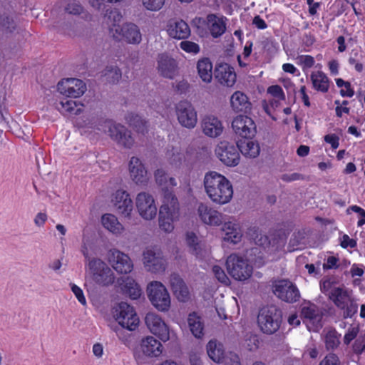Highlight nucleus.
I'll use <instances>...</instances> for the list:
<instances>
[{"mask_svg":"<svg viewBox=\"0 0 365 365\" xmlns=\"http://www.w3.org/2000/svg\"><path fill=\"white\" fill-rule=\"evenodd\" d=\"M76 125L84 133L96 130L107 133L118 145L125 148H131L135 143L130 132L125 126L98 115L84 116L77 120Z\"/></svg>","mask_w":365,"mask_h":365,"instance_id":"nucleus-1","label":"nucleus"},{"mask_svg":"<svg viewBox=\"0 0 365 365\" xmlns=\"http://www.w3.org/2000/svg\"><path fill=\"white\" fill-rule=\"evenodd\" d=\"M203 186L208 198L215 205L228 204L233 197L232 182L225 175L216 171H210L205 174Z\"/></svg>","mask_w":365,"mask_h":365,"instance_id":"nucleus-2","label":"nucleus"},{"mask_svg":"<svg viewBox=\"0 0 365 365\" xmlns=\"http://www.w3.org/2000/svg\"><path fill=\"white\" fill-rule=\"evenodd\" d=\"M122 14L118 10H111L108 16L107 25L109 34L118 41H124L128 44H139L142 41V34L138 25L127 22L120 25Z\"/></svg>","mask_w":365,"mask_h":365,"instance_id":"nucleus-3","label":"nucleus"},{"mask_svg":"<svg viewBox=\"0 0 365 365\" xmlns=\"http://www.w3.org/2000/svg\"><path fill=\"white\" fill-rule=\"evenodd\" d=\"M113 317L123 328L129 331L135 330L140 323L135 308L127 302H121L115 304L112 309Z\"/></svg>","mask_w":365,"mask_h":365,"instance_id":"nucleus-4","label":"nucleus"},{"mask_svg":"<svg viewBox=\"0 0 365 365\" xmlns=\"http://www.w3.org/2000/svg\"><path fill=\"white\" fill-rule=\"evenodd\" d=\"M281 312L277 307L271 305L262 307L257 317V323L260 330L267 334L276 332L281 324Z\"/></svg>","mask_w":365,"mask_h":365,"instance_id":"nucleus-5","label":"nucleus"},{"mask_svg":"<svg viewBox=\"0 0 365 365\" xmlns=\"http://www.w3.org/2000/svg\"><path fill=\"white\" fill-rule=\"evenodd\" d=\"M139 216L145 221H152L158 214V206L154 196L147 191L138 192L134 200Z\"/></svg>","mask_w":365,"mask_h":365,"instance_id":"nucleus-6","label":"nucleus"},{"mask_svg":"<svg viewBox=\"0 0 365 365\" xmlns=\"http://www.w3.org/2000/svg\"><path fill=\"white\" fill-rule=\"evenodd\" d=\"M148 297L151 304L160 312L169 310L171 304L170 294L166 287L160 282L153 281L147 287Z\"/></svg>","mask_w":365,"mask_h":365,"instance_id":"nucleus-7","label":"nucleus"},{"mask_svg":"<svg viewBox=\"0 0 365 365\" xmlns=\"http://www.w3.org/2000/svg\"><path fill=\"white\" fill-rule=\"evenodd\" d=\"M88 272L93 280L99 285L107 286L113 283L114 273L101 259L93 258L88 262Z\"/></svg>","mask_w":365,"mask_h":365,"instance_id":"nucleus-8","label":"nucleus"},{"mask_svg":"<svg viewBox=\"0 0 365 365\" xmlns=\"http://www.w3.org/2000/svg\"><path fill=\"white\" fill-rule=\"evenodd\" d=\"M227 19L217 14H210L205 19L197 18L195 22L197 24L198 29L204 27L212 38H217L222 36L227 30Z\"/></svg>","mask_w":365,"mask_h":365,"instance_id":"nucleus-9","label":"nucleus"},{"mask_svg":"<svg viewBox=\"0 0 365 365\" xmlns=\"http://www.w3.org/2000/svg\"><path fill=\"white\" fill-rule=\"evenodd\" d=\"M226 265L228 273L236 280L245 281L252 275V266L247 259L236 254H232L227 257Z\"/></svg>","mask_w":365,"mask_h":365,"instance_id":"nucleus-10","label":"nucleus"},{"mask_svg":"<svg viewBox=\"0 0 365 365\" xmlns=\"http://www.w3.org/2000/svg\"><path fill=\"white\" fill-rule=\"evenodd\" d=\"M142 262L145 269L153 274L164 272L168 264L161 252L153 248H147L143 251Z\"/></svg>","mask_w":365,"mask_h":365,"instance_id":"nucleus-11","label":"nucleus"},{"mask_svg":"<svg viewBox=\"0 0 365 365\" xmlns=\"http://www.w3.org/2000/svg\"><path fill=\"white\" fill-rule=\"evenodd\" d=\"M163 351V346L160 341L153 336H146L140 340L135 352L137 359L146 358H158Z\"/></svg>","mask_w":365,"mask_h":365,"instance_id":"nucleus-12","label":"nucleus"},{"mask_svg":"<svg viewBox=\"0 0 365 365\" xmlns=\"http://www.w3.org/2000/svg\"><path fill=\"white\" fill-rule=\"evenodd\" d=\"M301 314L309 331L317 332L322 328L323 311L316 304L305 303L302 306Z\"/></svg>","mask_w":365,"mask_h":365,"instance_id":"nucleus-13","label":"nucleus"},{"mask_svg":"<svg viewBox=\"0 0 365 365\" xmlns=\"http://www.w3.org/2000/svg\"><path fill=\"white\" fill-rule=\"evenodd\" d=\"M106 258L110 266L118 273L128 274L133 269V264L130 257L116 248L110 249Z\"/></svg>","mask_w":365,"mask_h":365,"instance_id":"nucleus-14","label":"nucleus"},{"mask_svg":"<svg viewBox=\"0 0 365 365\" xmlns=\"http://www.w3.org/2000/svg\"><path fill=\"white\" fill-rule=\"evenodd\" d=\"M179 123L188 129L194 128L197 123V115L194 106L187 101H180L175 106Z\"/></svg>","mask_w":365,"mask_h":365,"instance_id":"nucleus-15","label":"nucleus"},{"mask_svg":"<svg viewBox=\"0 0 365 365\" xmlns=\"http://www.w3.org/2000/svg\"><path fill=\"white\" fill-rule=\"evenodd\" d=\"M145 322L149 331L158 336L160 341L166 342L170 340V328L158 314L153 312L148 313L145 318Z\"/></svg>","mask_w":365,"mask_h":365,"instance_id":"nucleus-16","label":"nucleus"},{"mask_svg":"<svg viewBox=\"0 0 365 365\" xmlns=\"http://www.w3.org/2000/svg\"><path fill=\"white\" fill-rule=\"evenodd\" d=\"M273 293L279 299L294 303L300 298V292L297 286L289 280L282 279L273 285Z\"/></svg>","mask_w":365,"mask_h":365,"instance_id":"nucleus-17","label":"nucleus"},{"mask_svg":"<svg viewBox=\"0 0 365 365\" xmlns=\"http://www.w3.org/2000/svg\"><path fill=\"white\" fill-rule=\"evenodd\" d=\"M159 214L178 221L180 218V205L178 197L170 190H165L160 200Z\"/></svg>","mask_w":365,"mask_h":365,"instance_id":"nucleus-18","label":"nucleus"},{"mask_svg":"<svg viewBox=\"0 0 365 365\" xmlns=\"http://www.w3.org/2000/svg\"><path fill=\"white\" fill-rule=\"evenodd\" d=\"M215 155L225 165L229 167L237 166L240 160V155L237 146L227 142H220L215 148Z\"/></svg>","mask_w":365,"mask_h":365,"instance_id":"nucleus-19","label":"nucleus"},{"mask_svg":"<svg viewBox=\"0 0 365 365\" xmlns=\"http://www.w3.org/2000/svg\"><path fill=\"white\" fill-rule=\"evenodd\" d=\"M110 202L119 215L125 218L131 217L133 202L127 191L123 189L117 190L112 194Z\"/></svg>","mask_w":365,"mask_h":365,"instance_id":"nucleus-20","label":"nucleus"},{"mask_svg":"<svg viewBox=\"0 0 365 365\" xmlns=\"http://www.w3.org/2000/svg\"><path fill=\"white\" fill-rule=\"evenodd\" d=\"M128 171L132 181L138 185H147L150 176L143 161L133 156L128 163Z\"/></svg>","mask_w":365,"mask_h":365,"instance_id":"nucleus-21","label":"nucleus"},{"mask_svg":"<svg viewBox=\"0 0 365 365\" xmlns=\"http://www.w3.org/2000/svg\"><path fill=\"white\" fill-rule=\"evenodd\" d=\"M232 128L236 135L245 138H252L257 133V125L254 120L243 115L236 116L232 122Z\"/></svg>","mask_w":365,"mask_h":365,"instance_id":"nucleus-22","label":"nucleus"},{"mask_svg":"<svg viewBox=\"0 0 365 365\" xmlns=\"http://www.w3.org/2000/svg\"><path fill=\"white\" fill-rule=\"evenodd\" d=\"M157 70L164 78L173 79L179 74L178 63L168 53H160L157 57Z\"/></svg>","mask_w":365,"mask_h":365,"instance_id":"nucleus-23","label":"nucleus"},{"mask_svg":"<svg viewBox=\"0 0 365 365\" xmlns=\"http://www.w3.org/2000/svg\"><path fill=\"white\" fill-rule=\"evenodd\" d=\"M58 91L66 96L78 98L86 91L85 83L78 78H66L61 80L57 85Z\"/></svg>","mask_w":365,"mask_h":365,"instance_id":"nucleus-24","label":"nucleus"},{"mask_svg":"<svg viewBox=\"0 0 365 365\" xmlns=\"http://www.w3.org/2000/svg\"><path fill=\"white\" fill-rule=\"evenodd\" d=\"M197 215L200 220L207 225L218 227L223 223V214L206 204L199 205Z\"/></svg>","mask_w":365,"mask_h":365,"instance_id":"nucleus-25","label":"nucleus"},{"mask_svg":"<svg viewBox=\"0 0 365 365\" xmlns=\"http://www.w3.org/2000/svg\"><path fill=\"white\" fill-rule=\"evenodd\" d=\"M221 232L222 241L232 245L240 243L243 236L241 226L236 221H227L222 223Z\"/></svg>","mask_w":365,"mask_h":365,"instance_id":"nucleus-26","label":"nucleus"},{"mask_svg":"<svg viewBox=\"0 0 365 365\" xmlns=\"http://www.w3.org/2000/svg\"><path fill=\"white\" fill-rule=\"evenodd\" d=\"M203 133L210 138H217L223 131V125L221 120L216 116L205 115L201 123Z\"/></svg>","mask_w":365,"mask_h":365,"instance_id":"nucleus-27","label":"nucleus"},{"mask_svg":"<svg viewBox=\"0 0 365 365\" xmlns=\"http://www.w3.org/2000/svg\"><path fill=\"white\" fill-rule=\"evenodd\" d=\"M0 26L6 38H14L21 31L20 21L14 15H3L0 19Z\"/></svg>","mask_w":365,"mask_h":365,"instance_id":"nucleus-28","label":"nucleus"},{"mask_svg":"<svg viewBox=\"0 0 365 365\" xmlns=\"http://www.w3.org/2000/svg\"><path fill=\"white\" fill-rule=\"evenodd\" d=\"M230 107L235 113H247L252 109V103L246 94L241 91H235L230 99Z\"/></svg>","mask_w":365,"mask_h":365,"instance_id":"nucleus-29","label":"nucleus"},{"mask_svg":"<svg viewBox=\"0 0 365 365\" xmlns=\"http://www.w3.org/2000/svg\"><path fill=\"white\" fill-rule=\"evenodd\" d=\"M167 32L170 37L177 39H185L190 35L189 26L182 20L169 21Z\"/></svg>","mask_w":365,"mask_h":365,"instance_id":"nucleus-30","label":"nucleus"},{"mask_svg":"<svg viewBox=\"0 0 365 365\" xmlns=\"http://www.w3.org/2000/svg\"><path fill=\"white\" fill-rule=\"evenodd\" d=\"M236 73L234 68L227 63H222L216 68V78L220 84L232 87L236 82Z\"/></svg>","mask_w":365,"mask_h":365,"instance_id":"nucleus-31","label":"nucleus"},{"mask_svg":"<svg viewBox=\"0 0 365 365\" xmlns=\"http://www.w3.org/2000/svg\"><path fill=\"white\" fill-rule=\"evenodd\" d=\"M185 240L187 245L189 247L190 253L195 256L197 259H202L208 254L207 250L194 232H187Z\"/></svg>","mask_w":365,"mask_h":365,"instance_id":"nucleus-32","label":"nucleus"},{"mask_svg":"<svg viewBox=\"0 0 365 365\" xmlns=\"http://www.w3.org/2000/svg\"><path fill=\"white\" fill-rule=\"evenodd\" d=\"M170 282L173 292L179 301L185 302L189 300V289L183 280L178 275H171Z\"/></svg>","mask_w":365,"mask_h":365,"instance_id":"nucleus-33","label":"nucleus"},{"mask_svg":"<svg viewBox=\"0 0 365 365\" xmlns=\"http://www.w3.org/2000/svg\"><path fill=\"white\" fill-rule=\"evenodd\" d=\"M353 297L351 289L344 287H338L331 291L329 298L338 308H344V304L349 302Z\"/></svg>","mask_w":365,"mask_h":365,"instance_id":"nucleus-34","label":"nucleus"},{"mask_svg":"<svg viewBox=\"0 0 365 365\" xmlns=\"http://www.w3.org/2000/svg\"><path fill=\"white\" fill-rule=\"evenodd\" d=\"M101 221L103 227L115 236L121 235L125 231L124 226L119 222L117 217L113 214L103 215Z\"/></svg>","mask_w":365,"mask_h":365,"instance_id":"nucleus-35","label":"nucleus"},{"mask_svg":"<svg viewBox=\"0 0 365 365\" xmlns=\"http://www.w3.org/2000/svg\"><path fill=\"white\" fill-rule=\"evenodd\" d=\"M206 349L208 356L214 362L222 364L225 361L227 353L222 343L216 340H210L206 346Z\"/></svg>","mask_w":365,"mask_h":365,"instance_id":"nucleus-36","label":"nucleus"},{"mask_svg":"<svg viewBox=\"0 0 365 365\" xmlns=\"http://www.w3.org/2000/svg\"><path fill=\"white\" fill-rule=\"evenodd\" d=\"M154 178L156 184L161 187L162 195L165 190L177 186L176 179L168 175L167 173L162 168L157 169L154 173Z\"/></svg>","mask_w":365,"mask_h":365,"instance_id":"nucleus-37","label":"nucleus"},{"mask_svg":"<svg viewBox=\"0 0 365 365\" xmlns=\"http://www.w3.org/2000/svg\"><path fill=\"white\" fill-rule=\"evenodd\" d=\"M56 108L64 115H78L82 113L83 105L75 101L64 98L56 105Z\"/></svg>","mask_w":365,"mask_h":365,"instance_id":"nucleus-38","label":"nucleus"},{"mask_svg":"<svg viewBox=\"0 0 365 365\" xmlns=\"http://www.w3.org/2000/svg\"><path fill=\"white\" fill-rule=\"evenodd\" d=\"M187 325L192 334L197 339H201L204 336V323L202 318L195 312L189 314L187 319Z\"/></svg>","mask_w":365,"mask_h":365,"instance_id":"nucleus-39","label":"nucleus"},{"mask_svg":"<svg viewBox=\"0 0 365 365\" xmlns=\"http://www.w3.org/2000/svg\"><path fill=\"white\" fill-rule=\"evenodd\" d=\"M197 70L200 79L205 83H210L212 79V63L208 58H202L197 62Z\"/></svg>","mask_w":365,"mask_h":365,"instance_id":"nucleus-40","label":"nucleus"},{"mask_svg":"<svg viewBox=\"0 0 365 365\" xmlns=\"http://www.w3.org/2000/svg\"><path fill=\"white\" fill-rule=\"evenodd\" d=\"M239 151L246 158H255L260 153V147L257 141L243 140L237 145Z\"/></svg>","mask_w":365,"mask_h":365,"instance_id":"nucleus-41","label":"nucleus"},{"mask_svg":"<svg viewBox=\"0 0 365 365\" xmlns=\"http://www.w3.org/2000/svg\"><path fill=\"white\" fill-rule=\"evenodd\" d=\"M313 88L323 93L327 92L329 88V81L327 75L320 71H313L310 75Z\"/></svg>","mask_w":365,"mask_h":365,"instance_id":"nucleus-42","label":"nucleus"},{"mask_svg":"<svg viewBox=\"0 0 365 365\" xmlns=\"http://www.w3.org/2000/svg\"><path fill=\"white\" fill-rule=\"evenodd\" d=\"M240 347L245 351L255 352L260 346V339L257 334L247 332L240 341Z\"/></svg>","mask_w":365,"mask_h":365,"instance_id":"nucleus-43","label":"nucleus"},{"mask_svg":"<svg viewBox=\"0 0 365 365\" xmlns=\"http://www.w3.org/2000/svg\"><path fill=\"white\" fill-rule=\"evenodd\" d=\"M124 292L132 299H138L141 294V289L138 283L132 278L128 277L123 285Z\"/></svg>","mask_w":365,"mask_h":365,"instance_id":"nucleus-44","label":"nucleus"},{"mask_svg":"<svg viewBox=\"0 0 365 365\" xmlns=\"http://www.w3.org/2000/svg\"><path fill=\"white\" fill-rule=\"evenodd\" d=\"M324 343L327 350H334L340 344V334L335 329L328 330L324 335Z\"/></svg>","mask_w":365,"mask_h":365,"instance_id":"nucleus-45","label":"nucleus"},{"mask_svg":"<svg viewBox=\"0 0 365 365\" xmlns=\"http://www.w3.org/2000/svg\"><path fill=\"white\" fill-rule=\"evenodd\" d=\"M166 0H140V6L145 11L158 12L165 6Z\"/></svg>","mask_w":365,"mask_h":365,"instance_id":"nucleus-46","label":"nucleus"},{"mask_svg":"<svg viewBox=\"0 0 365 365\" xmlns=\"http://www.w3.org/2000/svg\"><path fill=\"white\" fill-rule=\"evenodd\" d=\"M175 222L177 220L158 213V226L162 232L171 233L175 229Z\"/></svg>","mask_w":365,"mask_h":365,"instance_id":"nucleus-47","label":"nucleus"},{"mask_svg":"<svg viewBox=\"0 0 365 365\" xmlns=\"http://www.w3.org/2000/svg\"><path fill=\"white\" fill-rule=\"evenodd\" d=\"M103 76L108 83H115L121 78V72L116 66H108L103 71Z\"/></svg>","mask_w":365,"mask_h":365,"instance_id":"nucleus-48","label":"nucleus"},{"mask_svg":"<svg viewBox=\"0 0 365 365\" xmlns=\"http://www.w3.org/2000/svg\"><path fill=\"white\" fill-rule=\"evenodd\" d=\"M343 311V315L345 318L352 317L358 310L357 300L353 297L349 302L344 304V308H339Z\"/></svg>","mask_w":365,"mask_h":365,"instance_id":"nucleus-49","label":"nucleus"},{"mask_svg":"<svg viewBox=\"0 0 365 365\" xmlns=\"http://www.w3.org/2000/svg\"><path fill=\"white\" fill-rule=\"evenodd\" d=\"M296 62L302 67L303 71L305 72L314 65L315 60L310 55H300L296 58Z\"/></svg>","mask_w":365,"mask_h":365,"instance_id":"nucleus-50","label":"nucleus"},{"mask_svg":"<svg viewBox=\"0 0 365 365\" xmlns=\"http://www.w3.org/2000/svg\"><path fill=\"white\" fill-rule=\"evenodd\" d=\"M67 3L64 7L66 13L72 15H80L83 11V8L81 4L75 0H66Z\"/></svg>","mask_w":365,"mask_h":365,"instance_id":"nucleus-51","label":"nucleus"},{"mask_svg":"<svg viewBox=\"0 0 365 365\" xmlns=\"http://www.w3.org/2000/svg\"><path fill=\"white\" fill-rule=\"evenodd\" d=\"M180 48L186 53L196 55L200 53V46L191 41H182L179 44Z\"/></svg>","mask_w":365,"mask_h":365,"instance_id":"nucleus-52","label":"nucleus"},{"mask_svg":"<svg viewBox=\"0 0 365 365\" xmlns=\"http://www.w3.org/2000/svg\"><path fill=\"white\" fill-rule=\"evenodd\" d=\"M319 365H341L339 356L334 353L327 354Z\"/></svg>","mask_w":365,"mask_h":365,"instance_id":"nucleus-53","label":"nucleus"},{"mask_svg":"<svg viewBox=\"0 0 365 365\" xmlns=\"http://www.w3.org/2000/svg\"><path fill=\"white\" fill-rule=\"evenodd\" d=\"M125 0H90L91 6L96 10L100 11L103 9L105 3L110 4H118L124 2Z\"/></svg>","mask_w":365,"mask_h":365,"instance_id":"nucleus-54","label":"nucleus"},{"mask_svg":"<svg viewBox=\"0 0 365 365\" xmlns=\"http://www.w3.org/2000/svg\"><path fill=\"white\" fill-rule=\"evenodd\" d=\"M70 287L72 292L74 294L78 302L82 305L86 306L87 302L82 289L73 283H71Z\"/></svg>","mask_w":365,"mask_h":365,"instance_id":"nucleus-55","label":"nucleus"},{"mask_svg":"<svg viewBox=\"0 0 365 365\" xmlns=\"http://www.w3.org/2000/svg\"><path fill=\"white\" fill-rule=\"evenodd\" d=\"M212 272L219 282L225 284H227L230 282L228 277L220 266L214 265L212 267Z\"/></svg>","mask_w":365,"mask_h":365,"instance_id":"nucleus-56","label":"nucleus"},{"mask_svg":"<svg viewBox=\"0 0 365 365\" xmlns=\"http://www.w3.org/2000/svg\"><path fill=\"white\" fill-rule=\"evenodd\" d=\"M359 331V328L357 326L349 327L344 337V343L346 345L349 344L350 342L356 337Z\"/></svg>","mask_w":365,"mask_h":365,"instance_id":"nucleus-57","label":"nucleus"},{"mask_svg":"<svg viewBox=\"0 0 365 365\" xmlns=\"http://www.w3.org/2000/svg\"><path fill=\"white\" fill-rule=\"evenodd\" d=\"M338 287L334 286V281L330 278L324 279L320 283L321 291L329 297V294L334 288Z\"/></svg>","mask_w":365,"mask_h":365,"instance_id":"nucleus-58","label":"nucleus"},{"mask_svg":"<svg viewBox=\"0 0 365 365\" xmlns=\"http://www.w3.org/2000/svg\"><path fill=\"white\" fill-rule=\"evenodd\" d=\"M222 364L224 365H242L238 354L232 351L227 353L226 358Z\"/></svg>","mask_w":365,"mask_h":365,"instance_id":"nucleus-59","label":"nucleus"},{"mask_svg":"<svg viewBox=\"0 0 365 365\" xmlns=\"http://www.w3.org/2000/svg\"><path fill=\"white\" fill-rule=\"evenodd\" d=\"M340 245L343 248H354L356 246V241L352 238H350L348 235H343L339 239Z\"/></svg>","mask_w":365,"mask_h":365,"instance_id":"nucleus-60","label":"nucleus"},{"mask_svg":"<svg viewBox=\"0 0 365 365\" xmlns=\"http://www.w3.org/2000/svg\"><path fill=\"white\" fill-rule=\"evenodd\" d=\"M267 92L272 96L276 97V98H279V100L284 99V94L283 90L278 85L269 86L267 89Z\"/></svg>","mask_w":365,"mask_h":365,"instance_id":"nucleus-61","label":"nucleus"},{"mask_svg":"<svg viewBox=\"0 0 365 365\" xmlns=\"http://www.w3.org/2000/svg\"><path fill=\"white\" fill-rule=\"evenodd\" d=\"M353 351L356 354H361L365 349V338L359 337L352 346Z\"/></svg>","mask_w":365,"mask_h":365,"instance_id":"nucleus-62","label":"nucleus"},{"mask_svg":"<svg viewBox=\"0 0 365 365\" xmlns=\"http://www.w3.org/2000/svg\"><path fill=\"white\" fill-rule=\"evenodd\" d=\"M339 259L335 256H329L323 264L324 269H335L338 267Z\"/></svg>","mask_w":365,"mask_h":365,"instance_id":"nucleus-63","label":"nucleus"},{"mask_svg":"<svg viewBox=\"0 0 365 365\" xmlns=\"http://www.w3.org/2000/svg\"><path fill=\"white\" fill-rule=\"evenodd\" d=\"M47 220V215L43 212H38L34 218V223L38 227H42Z\"/></svg>","mask_w":365,"mask_h":365,"instance_id":"nucleus-64","label":"nucleus"}]
</instances>
